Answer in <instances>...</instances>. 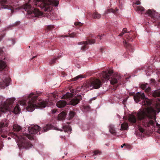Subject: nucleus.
Segmentation results:
<instances>
[{
  "label": "nucleus",
  "instance_id": "43",
  "mask_svg": "<svg viewBox=\"0 0 160 160\" xmlns=\"http://www.w3.org/2000/svg\"><path fill=\"white\" fill-rule=\"evenodd\" d=\"M125 36H127V37L126 38L128 40H130V39H131V36H129L128 35V34L126 35Z\"/></svg>",
  "mask_w": 160,
  "mask_h": 160
},
{
  "label": "nucleus",
  "instance_id": "35",
  "mask_svg": "<svg viewBox=\"0 0 160 160\" xmlns=\"http://www.w3.org/2000/svg\"><path fill=\"white\" fill-rule=\"evenodd\" d=\"M101 152L100 151L98 150H96L93 151V153L94 154L93 155V156L94 155H100L101 154Z\"/></svg>",
  "mask_w": 160,
  "mask_h": 160
},
{
  "label": "nucleus",
  "instance_id": "29",
  "mask_svg": "<svg viewBox=\"0 0 160 160\" xmlns=\"http://www.w3.org/2000/svg\"><path fill=\"white\" fill-rule=\"evenodd\" d=\"M63 129L64 131L66 132L68 131H70L71 129V127L68 126H64L63 127Z\"/></svg>",
  "mask_w": 160,
  "mask_h": 160
},
{
  "label": "nucleus",
  "instance_id": "46",
  "mask_svg": "<svg viewBox=\"0 0 160 160\" xmlns=\"http://www.w3.org/2000/svg\"><path fill=\"white\" fill-rule=\"evenodd\" d=\"M140 4V2L139 1H137L135 3V4H136L137 5H139Z\"/></svg>",
  "mask_w": 160,
  "mask_h": 160
},
{
  "label": "nucleus",
  "instance_id": "62",
  "mask_svg": "<svg viewBox=\"0 0 160 160\" xmlns=\"http://www.w3.org/2000/svg\"><path fill=\"white\" fill-rule=\"evenodd\" d=\"M10 138H8V139H10Z\"/></svg>",
  "mask_w": 160,
  "mask_h": 160
},
{
  "label": "nucleus",
  "instance_id": "40",
  "mask_svg": "<svg viewBox=\"0 0 160 160\" xmlns=\"http://www.w3.org/2000/svg\"><path fill=\"white\" fill-rule=\"evenodd\" d=\"M139 130L141 133L143 132L144 131V130L142 128H139Z\"/></svg>",
  "mask_w": 160,
  "mask_h": 160
},
{
  "label": "nucleus",
  "instance_id": "42",
  "mask_svg": "<svg viewBox=\"0 0 160 160\" xmlns=\"http://www.w3.org/2000/svg\"><path fill=\"white\" fill-rule=\"evenodd\" d=\"M102 35L101 34V35H98L97 37L96 38V39H100V40L102 39Z\"/></svg>",
  "mask_w": 160,
  "mask_h": 160
},
{
  "label": "nucleus",
  "instance_id": "48",
  "mask_svg": "<svg viewBox=\"0 0 160 160\" xmlns=\"http://www.w3.org/2000/svg\"><path fill=\"white\" fill-rule=\"evenodd\" d=\"M126 101H127V99H124V100H123V101H122L123 103L124 104H125V103L126 102Z\"/></svg>",
  "mask_w": 160,
  "mask_h": 160
},
{
  "label": "nucleus",
  "instance_id": "55",
  "mask_svg": "<svg viewBox=\"0 0 160 160\" xmlns=\"http://www.w3.org/2000/svg\"><path fill=\"white\" fill-rule=\"evenodd\" d=\"M36 57H37V56H33L32 58H31V60H32L34 58H35Z\"/></svg>",
  "mask_w": 160,
  "mask_h": 160
},
{
  "label": "nucleus",
  "instance_id": "54",
  "mask_svg": "<svg viewBox=\"0 0 160 160\" xmlns=\"http://www.w3.org/2000/svg\"><path fill=\"white\" fill-rule=\"evenodd\" d=\"M61 57V56L58 55V56L57 57V58H57V59H58L59 58H60Z\"/></svg>",
  "mask_w": 160,
  "mask_h": 160
},
{
  "label": "nucleus",
  "instance_id": "44",
  "mask_svg": "<svg viewBox=\"0 0 160 160\" xmlns=\"http://www.w3.org/2000/svg\"><path fill=\"white\" fill-rule=\"evenodd\" d=\"M151 82L153 84H155L156 82L155 79H152V78L151 79Z\"/></svg>",
  "mask_w": 160,
  "mask_h": 160
},
{
  "label": "nucleus",
  "instance_id": "53",
  "mask_svg": "<svg viewBox=\"0 0 160 160\" xmlns=\"http://www.w3.org/2000/svg\"><path fill=\"white\" fill-rule=\"evenodd\" d=\"M2 97H0V103L2 102Z\"/></svg>",
  "mask_w": 160,
  "mask_h": 160
},
{
  "label": "nucleus",
  "instance_id": "8",
  "mask_svg": "<svg viewBox=\"0 0 160 160\" xmlns=\"http://www.w3.org/2000/svg\"><path fill=\"white\" fill-rule=\"evenodd\" d=\"M102 82L98 79L91 78L88 84V87L90 89L93 88L98 89L100 88Z\"/></svg>",
  "mask_w": 160,
  "mask_h": 160
},
{
  "label": "nucleus",
  "instance_id": "57",
  "mask_svg": "<svg viewBox=\"0 0 160 160\" xmlns=\"http://www.w3.org/2000/svg\"><path fill=\"white\" fill-rule=\"evenodd\" d=\"M57 130H60L61 131H62V129H58Z\"/></svg>",
  "mask_w": 160,
  "mask_h": 160
},
{
  "label": "nucleus",
  "instance_id": "59",
  "mask_svg": "<svg viewBox=\"0 0 160 160\" xmlns=\"http://www.w3.org/2000/svg\"><path fill=\"white\" fill-rule=\"evenodd\" d=\"M158 81L159 82H160V79H159L158 80Z\"/></svg>",
  "mask_w": 160,
  "mask_h": 160
},
{
  "label": "nucleus",
  "instance_id": "52",
  "mask_svg": "<svg viewBox=\"0 0 160 160\" xmlns=\"http://www.w3.org/2000/svg\"><path fill=\"white\" fill-rule=\"evenodd\" d=\"M12 43L13 44L15 43V40L14 39H13L12 40Z\"/></svg>",
  "mask_w": 160,
  "mask_h": 160
},
{
  "label": "nucleus",
  "instance_id": "11",
  "mask_svg": "<svg viewBox=\"0 0 160 160\" xmlns=\"http://www.w3.org/2000/svg\"><path fill=\"white\" fill-rule=\"evenodd\" d=\"M11 81V79L9 77H5L2 79V81L0 82V87L4 88L8 86Z\"/></svg>",
  "mask_w": 160,
  "mask_h": 160
},
{
  "label": "nucleus",
  "instance_id": "28",
  "mask_svg": "<svg viewBox=\"0 0 160 160\" xmlns=\"http://www.w3.org/2000/svg\"><path fill=\"white\" fill-rule=\"evenodd\" d=\"M109 131L112 134H114L116 133V131L112 126L111 125L109 126Z\"/></svg>",
  "mask_w": 160,
  "mask_h": 160
},
{
  "label": "nucleus",
  "instance_id": "31",
  "mask_svg": "<svg viewBox=\"0 0 160 160\" xmlns=\"http://www.w3.org/2000/svg\"><path fill=\"white\" fill-rule=\"evenodd\" d=\"M137 8L138 11H140L141 12L144 10V8L142 6H138L137 7Z\"/></svg>",
  "mask_w": 160,
  "mask_h": 160
},
{
  "label": "nucleus",
  "instance_id": "41",
  "mask_svg": "<svg viewBox=\"0 0 160 160\" xmlns=\"http://www.w3.org/2000/svg\"><path fill=\"white\" fill-rule=\"evenodd\" d=\"M20 23V22L19 21H18L16 22L15 23L13 24V26H16L18 25Z\"/></svg>",
  "mask_w": 160,
  "mask_h": 160
},
{
  "label": "nucleus",
  "instance_id": "15",
  "mask_svg": "<svg viewBox=\"0 0 160 160\" xmlns=\"http://www.w3.org/2000/svg\"><path fill=\"white\" fill-rule=\"evenodd\" d=\"M120 78V77L118 75H114L111 77L110 82L112 84H115L117 83L118 80Z\"/></svg>",
  "mask_w": 160,
  "mask_h": 160
},
{
  "label": "nucleus",
  "instance_id": "17",
  "mask_svg": "<svg viewBox=\"0 0 160 160\" xmlns=\"http://www.w3.org/2000/svg\"><path fill=\"white\" fill-rule=\"evenodd\" d=\"M7 70V66L6 63L2 60H0V72L6 71Z\"/></svg>",
  "mask_w": 160,
  "mask_h": 160
},
{
  "label": "nucleus",
  "instance_id": "20",
  "mask_svg": "<svg viewBox=\"0 0 160 160\" xmlns=\"http://www.w3.org/2000/svg\"><path fill=\"white\" fill-rule=\"evenodd\" d=\"M124 46L127 48L131 52H133V48L132 46L129 43H128V42L125 41L124 43Z\"/></svg>",
  "mask_w": 160,
  "mask_h": 160
},
{
  "label": "nucleus",
  "instance_id": "63",
  "mask_svg": "<svg viewBox=\"0 0 160 160\" xmlns=\"http://www.w3.org/2000/svg\"><path fill=\"white\" fill-rule=\"evenodd\" d=\"M63 97H64V98H65V96H63Z\"/></svg>",
  "mask_w": 160,
  "mask_h": 160
},
{
  "label": "nucleus",
  "instance_id": "18",
  "mask_svg": "<svg viewBox=\"0 0 160 160\" xmlns=\"http://www.w3.org/2000/svg\"><path fill=\"white\" fill-rule=\"evenodd\" d=\"M66 102L64 100L59 101L57 103V107L59 108H62L64 107L66 104Z\"/></svg>",
  "mask_w": 160,
  "mask_h": 160
},
{
  "label": "nucleus",
  "instance_id": "56",
  "mask_svg": "<svg viewBox=\"0 0 160 160\" xmlns=\"http://www.w3.org/2000/svg\"><path fill=\"white\" fill-rule=\"evenodd\" d=\"M125 145H126V144H124L122 145L121 146V147L123 148L124 146H125Z\"/></svg>",
  "mask_w": 160,
  "mask_h": 160
},
{
  "label": "nucleus",
  "instance_id": "50",
  "mask_svg": "<svg viewBox=\"0 0 160 160\" xmlns=\"http://www.w3.org/2000/svg\"><path fill=\"white\" fill-rule=\"evenodd\" d=\"M56 112V110L55 109H53L52 110V112L53 113H54Z\"/></svg>",
  "mask_w": 160,
  "mask_h": 160
},
{
  "label": "nucleus",
  "instance_id": "38",
  "mask_svg": "<svg viewBox=\"0 0 160 160\" xmlns=\"http://www.w3.org/2000/svg\"><path fill=\"white\" fill-rule=\"evenodd\" d=\"M74 24L75 25L79 26H82V24L80 22H76Z\"/></svg>",
  "mask_w": 160,
  "mask_h": 160
},
{
  "label": "nucleus",
  "instance_id": "24",
  "mask_svg": "<svg viewBox=\"0 0 160 160\" xmlns=\"http://www.w3.org/2000/svg\"><path fill=\"white\" fill-rule=\"evenodd\" d=\"M101 14H99L98 12H94L92 15L93 18L94 19H98L100 18Z\"/></svg>",
  "mask_w": 160,
  "mask_h": 160
},
{
  "label": "nucleus",
  "instance_id": "30",
  "mask_svg": "<svg viewBox=\"0 0 160 160\" xmlns=\"http://www.w3.org/2000/svg\"><path fill=\"white\" fill-rule=\"evenodd\" d=\"M75 115V113L74 112L70 111L69 113V119H72L73 118Z\"/></svg>",
  "mask_w": 160,
  "mask_h": 160
},
{
  "label": "nucleus",
  "instance_id": "32",
  "mask_svg": "<svg viewBox=\"0 0 160 160\" xmlns=\"http://www.w3.org/2000/svg\"><path fill=\"white\" fill-rule=\"evenodd\" d=\"M57 59V58H55L54 59L51 60L49 62V64L50 65H52V64L56 62V61Z\"/></svg>",
  "mask_w": 160,
  "mask_h": 160
},
{
  "label": "nucleus",
  "instance_id": "60",
  "mask_svg": "<svg viewBox=\"0 0 160 160\" xmlns=\"http://www.w3.org/2000/svg\"><path fill=\"white\" fill-rule=\"evenodd\" d=\"M66 98H69V97L66 96Z\"/></svg>",
  "mask_w": 160,
  "mask_h": 160
},
{
  "label": "nucleus",
  "instance_id": "27",
  "mask_svg": "<svg viewBox=\"0 0 160 160\" xmlns=\"http://www.w3.org/2000/svg\"><path fill=\"white\" fill-rule=\"evenodd\" d=\"M118 10V9H116L115 10L113 9H108L107 11H106L104 13V14L105 15L106 14L108 13V12H112L114 13H116V12H117V11Z\"/></svg>",
  "mask_w": 160,
  "mask_h": 160
},
{
  "label": "nucleus",
  "instance_id": "64",
  "mask_svg": "<svg viewBox=\"0 0 160 160\" xmlns=\"http://www.w3.org/2000/svg\"><path fill=\"white\" fill-rule=\"evenodd\" d=\"M50 103H52V102H51Z\"/></svg>",
  "mask_w": 160,
  "mask_h": 160
},
{
  "label": "nucleus",
  "instance_id": "34",
  "mask_svg": "<svg viewBox=\"0 0 160 160\" xmlns=\"http://www.w3.org/2000/svg\"><path fill=\"white\" fill-rule=\"evenodd\" d=\"M84 78V77L82 75H78L75 78H73L74 81H76L78 79L80 78Z\"/></svg>",
  "mask_w": 160,
  "mask_h": 160
},
{
  "label": "nucleus",
  "instance_id": "51",
  "mask_svg": "<svg viewBox=\"0 0 160 160\" xmlns=\"http://www.w3.org/2000/svg\"><path fill=\"white\" fill-rule=\"evenodd\" d=\"M4 35H2L1 36H0V42L1 41L2 38L4 36Z\"/></svg>",
  "mask_w": 160,
  "mask_h": 160
},
{
  "label": "nucleus",
  "instance_id": "25",
  "mask_svg": "<svg viewBox=\"0 0 160 160\" xmlns=\"http://www.w3.org/2000/svg\"><path fill=\"white\" fill-rule=\"evenodd\" d=\"M152 96L154 97H160V90L158 89L152 93Z\"/></svg>",
  "mask_w": 160,
  "mask_h": 160
},
{
  "label": "nucleus",
  "instance_id": "16",
  "mask_svg": "<svg viewBox=\"0 0 160 160\" xmlns=\"http://www.w3.org/2000/svg\"><path fill=\"white\" fill-rule=\"evenodd\" d=\"M7 3V0H0V10L1 8H9Z\"/></svg>",
  "mask_w": 160,
  "mask_h": 160
},
{
  "label": "nucleus",
  "instance_id": "39",
  "mask_svg": "<svg viewBox=\"0 0 160 160\" xmlns=\"http://www.w3.org/2000/svg\"><path fill=\"white\" fill-rule=\"evenodd\" d=\"M147 88L145 90V92H149L151 90V88L149 87H148V88Z\"/></svg>",
  "mask_w": 160,
  "mask_h": 160
},
{
  "label": "nucleus",
  "instance_id": "19",
  "mask_svg": "<svg viewBox=\"0 0 160 160\" xmlns=\"http://www.w3.org/2000/svg\"><path fill=\"white\" fill-rule=\"evenodd\" d=\"M66 113L64 112H62L59 114L58 116V119L59 120H63L65 119L66 117Z\"/></svg>",
  "mask_w": 160,
  "mask_h": 160
},
{
  "label": "nucleus",
  "instance_id": "49",
  "mask_svg": "<svg viewBox=\"0 0 160 160\" xmlns=\"http://www.w3.org/2000/svg\"><path fill=\"white\" fill-rule=\"evenodd\" d=\"M3 52V50H2V49L0 48V55L1 54H2Z\"/></svg>",
  "mask_w": 160,
  "mask_h": 160
},
{
  "label": "nucleus",
  "instance_id": "36",
  "mask_svg": "<svg viewBox=\"0 0 160 160\" xmlns=\"http://www.w3.org/2000/svg\"><path fill=\"white\" fill-rule=\"evenodd\" d=\"M54 28V26L52 25H50L47 26V29L48 30H51L52 29Z\"/></svg>",
  "mask_w": 160,
  "mask_h": 160
},
{
  "label": "nucleus",
  "instance_id": "45",
  "mask_svg": "<svg viewBox=\"0 0 160 160\" xmlns=\"http://www.w3.org/2000/svg\"><path fill=\"white\" fill-rule=\"evenodd\" d=\"M127 29L126 28H124L122 31V32H124V33L127 32Z\"/></svg>",
  "mask_w": 160,
  "mask_h": 160
},
{
  "label": "nucleus",
  "instance_id": "23",
  "mask_svg": "<svg viewBox=\"0 0 160 160\" xmlns=\"http://www.w3.org/2000/svg\"><path fill=\"white\" fill-rule=\"evenodd\" d=\"M21 127L17 124H15L13 126V129L15 132H18L21 129Z\"/></svg>",
  "mask_w": 160,
  "mask_h": 160
},
{
  "label": "nucleus",
  "instance_id": "6",
  "mask_svg": "<svg viewBox=\"0 0 160 160\" xmlns=\"http://www.w3.org/2000/svg\"><path fill=\"white\" fill-rule=\"evenodd\" d=\"M30 0H29V3H26L24 7V9L27 11L28 14H30L33 13L36 17L41 16L42 15V12L38 9L32 7L30 4Z\"/></svg>",
  "mask_w": 160,
  "mask_h": 160
},
{
  "label": "nucleus",
  "instance_id": "1",
  "mask_svg": "<svg viewBox=\"0 0 160 160\" xmlns=\"http://www.w3.org/2000/svg\"><path fill=\"white\" fill-rule=\"evenodd\" d=\"M157 104L156 108L151 107L140 109L137 114L138 119L142 120L143 125L146 127H150L153 130L156 127L157 132L160 134V124L156 122V112H160V107Z\"/></svg>",
  "mask_w": 160,
  "mask_h": 160
},
{
  "label": "nucleus",
  "instance_id": "13",
  "mask_svg": "<svg viewBox=\"0 0 160 160\" xmlns=\"http://www.w3.org/2000/svg\"><path fill=\"white\" fill-rule=\"evenodd\" d=\"M8 126L7 123L5 122L2 121L0 122V134H2L1 136L3 138H6L7 135L5 134V132H4V130L2 128L4 127H7Z\"/></svg>",
  "mask_w": 160,
  "mask_h": 160
},
{
  "label": "nucleus",
  "instance_id": "5",
  "mask_svg": "<svg viewBox=\"0 0 160 160\" xmlns=\"http://www.w3.org/2000/svg\"><path fill=\"white\" fill-rule=\"evenodd\" d=\"M135 102H138L142 100V106L147 107L150 106L152 104L151 101L147 98H146L144 93L138 92L133 97Z\"/></svg>",
  "mask_w": 160,
  "mask_h": 160
},
{
  "label": "nucleus",
  "instance_id": "4",
  "mask_svg": "<svg viewBox=\"0 0 160 160\" xmlns=\"http://www.w3.org/2000/svg\"><path fill=\"white\" fill-rule=\"evenodd\" d=\"M15 100L14 98L7 99L3 104L0 105V112H5L6 111H10L12 109L15 114L18 113L20 111L18 104L16 105L13 109V103Z\"/></svg>",
  "mask_w": 160,
  "mask_h": 160
},
{
  "label": "nucleus",
  "instance_id": "37",
  "mask_svg": "<svg viewBox=\"0 0 160 160\" xmlns=\"http://www.w3.org/2000/svg\"><path fill=\"white\" fill-rule=\"evenodd\" d=\"M148 84L147 83L142 84L141 85V88L143 89H145L147 88L148 86Z\"/></svg>",
  "mask_w": 160,
  "mask_h": 160
},
{
  "label": "nucleus",
  "instance_id": "9",
  "mask_svg": "<svg viewBox=\"0 0 160 160\" xmlns=\"http://www.w3.org/2000/svg\"><path fill=\"white\" fill-rule=\"evenodd\" d=\"M147 14L153 19V22H155L159 26H160V15L159 13L155 12L154 10L148 9L147 11Z\"/></svg>",
  "mask_w": 160,
  "mask_h": 160
},
{
  "label": "nucleus",
  "instance_id": "14",
  "mask_svg": "<svg viewBox=\"0 0 160 160\" xmlns=\"http://www.w3.org/2000/svg\"><path fill=\"white\" fill-rule=\"evenodd\" d=\"M82 99V97L80 95L72 98L70 102V104L74 106L78 104Z\"/></svg>",
  "mask_w": 160,
  "mask_h": 160
},
{
  "label": "nucleus",
  "instance_id": "21",
  "mask_svg": "<svg viewBox=\"0 0 160 160\" xmlns=\"http://www.w3.org/2000/svg\"><path fill=\"white\" fill-rule=\"evenodd\" d=\"M52 127L51 124H47L43 128L42 131L43 132H46L50 130Z\"/></svg>",
  "mask_w": 160,
  "mask_h": 160
},
{
  "label": "nucleus",
  "instance_id": "61",
  "mask_svg": "<svg viewBox=\"0 0 160 160\" xmlns=\"http://www.w3.org/2000/svg\"><path fill=\"white\" fill-rule=\"evenodd\" d=\"M90 37H92V35H91V36H90Z\"/></svg>",
  "mask_w": 160,
  "mask_h": 160
},
{
  "label": "nucleus",
  "instance_id": "2",
  "mask_svg": "<svg viewBox=\"0 0 160 160\" xmlns=\"http://www.w3.org/2000/svg\"><path fill=\"white\" fill-rule=\"evenodd\" d=\"M40 128L37 125H32L29 127L28 131L29 133L32 135L26 133L18 134L13 132H10L9 135L16 140L19 147L28 149L32 148V145L27 138L30 140H33V138L32 135L37 133L39 131Z\"/></svg>",
  "mask_w": 160,
  "mask_h": 160
},
{
  "label": "nucleus",
  "instance_id": "7",
  "mask_svg": "<svg viewBox=\"0 0 160 160\" xmlns=\"http://www.w3.org/2000/svg\"><path fill=\"white\" fill-rule=\"evenodd\" d=\"M35 1L41 2V7L47 10L50 7V5L57 6L58 5L59 2L55 0H35Z\"/></svg>",
  "mask_w": 160,
  "mask_h": 160
},
{
  "label": "nucleus",
  "instance_id": "12",
  "mask_svg": "<svg viewBox=\"0 0 160 160\" xmlns=\"http://www.w3.org/2000/svg\"><path fill=\"white\" fill-rule=\"evenodd\" d=\"M113 73V71L112 70H109L105 71L102 72L101 74L102 77L105 79L109 80L110 77L112 75Z\"/></svg>",
  "mask_w": 160,
  "mask_h": 160
},
{
  "label": "nucleus",
  "instance_id": "47",
  "mask_svg": "<svg viewBox=\"0 0 160 160\" xmlns=\"http://www.w3.org/2000/svg\"><path fill=\"white\" fill-rule=\"evenodd\" d=\"M124 34V32H122L119 34V36H122Z\"/></svg>",
  "mask_w": 160,
  "mask_h": 160
},
{
  "label": "nucleus",
  "instance_id": "3",
  "mask_svg": "<svg viewBox=\"0 0 160 160\" xmlns=\"http://www.w3.org/2000/svg\"><path fill=\"white\" fill-rule=\"evenodd\" d=\"M41 94V93L31 92L28 96L25 97L23 100L20 101V104L26 107L27 110L29 112H32L35 108L40 106L45 108L48 106L47 101H43L39 103L37 102L38 97Z\"/></svg>",
  "mask_w": 160,
  "mask_h": 160
},
{
  "label": "nucleus",
  "instance_id": "26",
  "mask_svg": "<svg viewBox=\"0 0 160 160\" xmlns=\"http://www.w3.org/2000/svg\"><path fill=\"white\" fill-rule=\"evenodd\" d=\"M121 130L127 129L128 128V124L127 123H124L121 124Z\"/></svg>",
  "mask_w": 160,
  "mask_h": 160
},
{
  "label": "nucleus",
  "instance_id": "22",
  "mask_svg": "<svg viewBox=\"0 0 160 160\" xmlns=\"http://www.w3.org/2000/svg\"><path fill=\"white\" fill-rule=\"evenodd\" d=\"M128 120L130 122L132 123H135L136 121V117L133 115H129Z\"/></svg>",
  "mask_w": 160,
  "mask_h": 160
},
{
  "label": "nucleus",
  "instance_id": "10",
  "mask_svg": "<svg viewBox=\"0 0 160 160\" xmlns=\"http://www.w3.org/2000/svg\"><path fill=\"white\" fill-rule=\"evenodd\" d=\"M95 39H88L87 41L79 42L78 44L82 45L81 47V50L84 51L88 48V44L94 43L95 42Z\"/></svg>",
  "mask_w": 160,
  "mask_h": 160
},
{
  "label": "nucleus",
  "instance_id": "58",
  "mask_svg": "<svg viewBox=\"0 0 160 160\" xmlns=\"http://www.w3.org/2000/svg\"><path fill=\"white\" fill-rule=\"evenodd\" d=\"M158 101L160 102V98H158Z\"/></svg>",
  "mask_w": 160,
  "mask_h": 160
},
{
  "label": "nucleus",
  "instance_id": "33",
  "mask_svg": "<svg viewBox=\"0 0 160 160\" xmlns=\"http://www.w3.org/2000/svg\"><path fill=\"white\" fill-rule=\"evenodd\" d=\"M69 36L72 38L77 37L78 36V33L77 32H73L70 34Z\"/></svg>",
  "mask_w": 160,
  "mask_h": 160
}]
</instances>
